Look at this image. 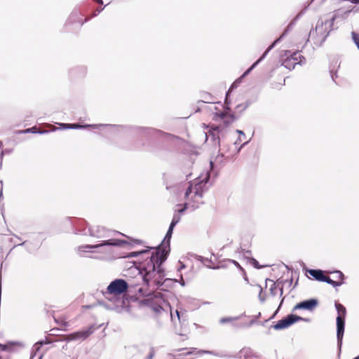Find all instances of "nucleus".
Masks as SVG:
<instances>
[{
    "instance_id": "49530a36",
    "label": "nucleus",
    "mask_w": 359,
    "mask_h": 359,
    "mask_svg": "<svg viewBox=\"0 0 359 359\" xmlns=\"http://www.w3.org/2000/svg\"><path fill=\"white\" fill-rule=\"evenodd\" d=\"M170 316H171V319H172V320H174V316H173V315H172V312L170 313Z\"/></svg>"
},
{
    "instance_id": "4be33fe9",
    "label": "nucleus",
    "mask_w": 359,
    "mask_h": 359,
    "mask_svg": "<svg viewBox=\"0 0 359 359\" xmlns=\"http://www.w3.org/2000/svg\"><path fill=\"white\" fill-rule=\"evenodd\" d=\"M335 307L338 313L337 317H341L342 319H345L346 315V308L341 304L336 303Z\"/></svg>"
},
{
    "instance_id": "72a5a7b5",
    "label": "nucleus",
    "mask_w": 359,
    "mask_h": 359,
    "mask_svg": "<svg viewBox=\"0 0 359 359\" xmlns=\"http://www.w3.org/2000/svg\"><path fill=\"white\" fill-rule=\"evenodd\" d=\"M104 7H100V8H97L95 11H94V13H93V16H96L101 11H103Z\"/></svg>"
},
{
    "instance_id": "c9c22d12",
    "label": "nucleus",
    "mask_w": 359,
    "mask_h": 359,
    "mask_svg": "<svg viewBox=\"0 0 359 359\" xmlns=\"http://www.w3.org/2000/svg\"><path fill=\"white\" fill-rule=\"evenodd\" d=\"M169 356L172 358L170 359H184V357H177V355H172V354H170Z\"/></svg>"
},
{
    "instance_id": "6e6552de",
    "label": "nucleus",
    "mask_w": 359,
    "mask_h": 359,
    "mask_svg": "<svg viewBox=\"0 0 359 359\" xmlns=\"http://www.w3.org/2000/svg\"><path fill=\"white\" fill-rule=\"evenodd\" d=\"M307 272L316 280L327 283L334 287H339L342 283L334 281L329 276H325L324 271L320 269H309Z\"/></svg>"
},
{
    "instance_id": "f03ea898",
    "label": "nucleus",
    "mask_w": 359,
    "mask_h": 359,
    "mask_svg": "<svg viewBox=\"0 0 359 359\" xmlns=\"http://www.w3.org/2000/svg\"><path fill=\"white\" fill-rule=\"evenodd\" d=\"M123 244H127V242L119 239H107L95 245H80L77 248V252L80 256H83V252H90L95 254L90 258L107 259L112 254V247L121 246Z\"/></svg>"
},
{
    "instance_id": "7c9ffc66",
    "label": "nucleus",
    "mask_w": 359,
    "mask_h": 359,
    "mask_svg": "<svg viewBox=\"0 0 359 359\" xmlns=\"http://www.w3.org/2000/svg\"><path fill=\"white\" fill-rule=\"evenodd\" d=\"M29 132L33 133H47V131H46V130L45 131H42V132H41V131L40 132L36 131L35 130V128H28V129H27V130H25L24 131H22L21 133H29Z\"/></svg>"
},
{
    "instance_id": "9d476101",
    "label": "nucleus",
    "mask_w": 359,
    "mask_h": 359,
    "mask_svg": "<svg viewBox=\"0 0 359 359\" xmlns=\"http://www.w3.org/2000/svg\"><path fill=\"white\" fill-rule=\"evenodd\" d=\"M206 128H209V130L205 133L206 140L210 139V140L213 142V144L215 146H220V137L219 135L221 133V129L219 126H208Z\"/></svg>"
},
{
    "instance_id": "58836bf2",
    "label": "nucleus",
    "mask_w": 359,
    "mask_h": 359,
    "mask_svg": "<svg viewBox=\"0 0 359 359\" xmlns=\"http://www.w3.org/2000/svg\"><path fill=\"white\" fill-rule=\"evenodd\" d=\"M247 143H248L247 141L245 142L244 143H243V144H241V146L239 148L236 149V153H238L240 151L241 149L242 148V147L244 146L245 144H246Z\"/></svg>"
},
{
    "instance_id": "f704fd0d",
    "label": "nucleus",
    "mask_w": 359,
    "mask_h": 359,
    "mask_svg": "<svg viewBox=\"0 0 359 359\" xmlns=\"http://www.w3.org/2000/svg\"><path fill=\"white\" fill-rule=\"evenodd\" d=\"M243 136H239L238 140L234 142V145L236 147L237 144H240L241 142L243 141Z\"/></svg>"
},
{
    "instance_id": "e433bc0d",
    "label": "nucleus",
    "mask_w": 359,
    "mask_h": 359,
    "mask_svg": "<svg viewBox=\"0 0 359 359\" xmlns=\"http://www.w3.org/2000/svg\"><path fill=\"white\" fill-rule=\"evenodd\" d=\"M236 132L240 135V136H243V137H245V133L242 130H237Z\"/></svg>"
},
{
    "instance_id": "cd10ccee",
    "label": "nucleus",
    "mask_w": 359,
    "mask_h": 359,
    "mask_svg": "<svg viewBox=\"0 0 359 359\" xmlns=\"http://www.w3.org/2000/svg\"><path fill=\"white\" fill-rule=\"evenodd\" d=\"M249 105H250L249 102L240 104L236 106V109L240 111H243L245 110L249 107Z\"/></svg>"
},
{
    "instance_id": "a878e982",
    "label": "nucleus",
    "mask_w": 359,
    "mask_h": 359,
    "mask_svg": "<svg viewBox=\"0 0 359 359\" xmlns=\"http://www.w3.org/2000/svg\"><path fill=\"white\" fill-rule=\"evenodd\" d=\"M175 313H176L177 318L180 322H181V321L184 322L186 320L187 316H186L185 313H181L178 310H176Z\"/></svg>"
},
{
    "instance_id": "de8ad7c7",
    "label": "nucleus",
    "mask_w": 359,
    "mask_h": 359,
    "mask_svg": "<svg viewBox=\"0 0 359 359\" xmlns=\"http://www.w3.org/2000/svg\"><path fill=\"white\" fill-rule=\"evenodd\" d=\"M15 237L18 240H19V241H20V240H21V238H20V237L17 236H15Z\"/></svg>"
},
{
    "instance_id": "09e8293b",
    "label": "nucleus",
    "mask_w": 359,
    "mask_h": 359,
    "mask_svg": "<svg viewBox=\"0 0 359 359\" xmlns=\"http://www.w3.org/2000/svg\"><path fill=\"white\" fill-rule=\"evenodd\" d=\"M77 15V13L76 12L72 13V15Z\"/></svg>"
},
{
    "instance_id": "4468645a",
    "label": "nucleus",
    "mask_w": 359,
    "mask_h": 359,
    "mask_svg": "<svg viewBox=\"0 0 359 359\" xmlns=\"http://www.w3.org/2000/svg\"><path fill=\"white\" fill-rule=\"evenodd\" d=\"M93 332V330L91 327L85 330H81L78 331L74 333H72L69 334L67 337V339L68 341H73V340H83L88 337Z\"/></svg>"
},
{
    "instance_id": "2eb2a0df",
    "label": "nucleus",
    "mask_w": 359,
    "mask_h": 359,
    "mask_svg": "<svg viewBox=\"0 0 359 359\" xmlns=\"http://www.w3.org/2000/svg\"><path fill=\"white\" fill-rule=\"evenodd\" d=\"M318 304V301L315 299H310L303 301L297 304L293 309V311L297 309H306L309 311L313 310Z\"/></svg>"
},
{
    "instance_id": "9b49d317",
    "label": "nucleus",
    "mask_w": 359,
    "mask_h": 359,
    "mask_svg": "<svg viewBox=\"0 0 359 359\" xmlns=\"http://www.w3.org/2000/svg\"><path fill=\"white\" fill-rule=\"evenodd\" d=\"M173 229H174V227H172L171 226H169L168 230L166 233V235L164 237V239L161 242L159 247L158 248L154 249V251H156V250H159L160 252L165 251L166 257H168V255L170 252V239L172 237Z\"/></svg>"
},
{
    "instance_id": "dca6fc26",
    "label": "nucleus",
    "mask_w": 359,
    "mask_h": 359,
    "mask_svg": "<svg viewBox=\"0 0 359 359\" xmlns=\"http://www.w3.org/2000/svg\"><path fill=\"white\" fill-rule=\"evenodd\" d=\"M62 126L65 129H79V128H84L88 127H91L93 128H98L100 127H110V128H115V126L111 125H103V124H99V125H80L78 123H62Z\"/></svg>"
},
{
    "instance_id": "8fccbe9b",
    "label": "nucleus",
    "mask_w": 359,
    "mask_h": 359,
    "mask_svg": "<svg viewBox=\"0 0 359 359\" xmlns=\"http://www.w3.org/2000/svg\"><path fill=\"white\" fill-rule=\"evenodd\" d=\"M2 196V190L0 192V197Z\"/></svg>"
},
{
    "instance_id": "c03bdc74",
    "label": "nucleus",
    "mask_w": 359,
    "mask_h": 359,
    "mask_svg": "<svg viewBox=\"0 0 359 359\" xmlns=\"http://www.w3.org/2000/svg\"><path fill=\"white\" fill-rule=\"evenodd\" d=\"M25 243H26V241H24V242L21 243H18V244L15 245V246H17V245H25Z\"/></svg>"
},
{
    "instance_id": "2f4dec72",
    "label": "nucleus",
    "mask_w": 359,
    "mask_h": 359,
    "mask_svg": "<svg viewBox=\"0 0 359 359\" xmlns=\"http://www.w3.org/2000/svg\"><path fill=\"white\" fill-rule=\"evenodd\" d=\"M43 344V341H39V342H37L36 343L34 346H33V348H32V350L33 351H38L40 348H41V346Z\"/></svg>"
},
{
    "instance_id": "c756f323",
    "label": "nucleus",
    "mask_w": 359,
    "mask_h": 359,
    "mask_svg": "<svg viewBox=\"0 0 359 359\" xmlns=\"http://www.w3.org/2000/svg\"><path fill=\"white\" fill-rule=\"evenodd\" d=\"M201 262H203L204 264L207 265L209 268H212V266L208 263H212V261L208 258H204L203 257H200L198 259ZM212 269H215V267H212Z\"/></svg>"
},
{
    "instance_id": "4c0bfd02",
    "label": "nucleus",
    "mask_w": 359,
    "mask_h": 359,
    "mask_svg": "<svg viewBox=\"0 0 359 359\" xmlns=\"http://www.w3.org/2000/svg\"><path fill=\"white\" fill-rule=\"evenodd\" d=\"M262 292V288L260 287V292H259V299H260L261 302H264V299L261 297V293Z\"/></svg>"
},
{
    "instance_id": "a211bd4d",
    "label": "nucleus",
    "mask_w": 359,
    "mask_h": 359,
    "mask_svg": "<svg viewBox=\"0 0 359 359\" xmlns=\"http://www.w3.org/2000/svg\"><path fill=\"white\" fill-rule=\"evenodd\" d=\"M335 18L333 17L330 20H325L324 22H322L320 25L318 24L316 26V31L319 32L323 29V27H325V31L327 32L326 36H327L331 30V27L333 25Z\"/></svg>"
},
{
    "instance_id": "603ef678",
    "label": "nucleus",
    "mask_w": 359,
    "mask_h": 359,
    "mask_svg": "<svg viewBox=\"0 0 359 359\" xmlns=\"http://www.w3.org/2000/svg\"><path fill=\"white\" fill-rule=\"evenodd\" d=\"M185 349H186V348H182V349H180V351H184V350H185Z\"/></svg>"
},
{
    "instance_id": "7ed1b4c3",
    "label": "nucleus",
    "mask_w": 359,
    "mask_h": 359,
    "mask_svg": "<svg viewBox=\"0 0 359 359\" xmlns=\"http://www.w3.org/2000/svg\"><path fill=\"white\" fill-rule=\"evenodd\" d=\"M209 179V172H206L204 175H201L195 180L194 183H190L184 193V198L195 203H200V200L203 197L204 191L209 187L208 184Z\"/></svg>"
},
{
    "instance_id": "20e7f679",
    "label": "nucleus",
    "mask_w": 359,
    "mask_h": 359,
    "mask_svg": "<svg viewBox=\"0 0 359 359\" xmlns=\"http://www.w3.org/2000/svg\"><path fill=\"white\" fill-rule=\"evenodd\" d=\"M234 87V85L232 84L229 91L226 93V99L224 104L226 107H224V110L223 111L218 110L216 106L214 107V109H210L212 112V120L215 121H222L225 126H228L232 123L235 120V116L233 114H230L229 111L230 108L228 107L229 102H228V96L229 94V91L231 88Z\"/></svg>"
},
{
    "instance_id": "79ce46f5",
    "label": "nucleus",
    "mask_w": 359,
    "mask_h": 359,
    "mask_svg": "<svg viewBox=\"0 0 359 359\" xmlns=\"http://www.w3.org/2000/svg\"><path fill=\"white\" fill-rule=\"evenodd\" d=\"M154 357V353H150L149 355L147 356L148 359H152Z\"/></svg>"
},
{
    "instance_id": "423d86ee",
    "label": "nucleus",
    "mask_w": 359,
    "mask_h": 359,
    "mask_svg": "<svg viewBox=\"0 0 359 359\" xmlns=\"http://www.w3.org/2000/svg\"><path fill=\"white\" fill-rule=\"evenodd\" d=\"M115 233L114 231L107 229L101 226H91L88 228V232L84 230L83 235H89L91 237L98 239H111L110 238Z\"/></svg>"
},
{
    "instance_id": "3c124183",
    "label": "nucleus",
    "mask_w": 359,
    "mask_h": 359,
    "mask_svg": "<svg viewBox=\"0 0 359 359\" xmlns=\"http://www.w3.org/2000/svg\"><path fill=\"white\" fill-rule=\"evenodd\" d=\"M166 189H170V187H169L168 186H166Z\"/></svg>"
},
{
    "instance_id": "0eeeda50",
    "label": "nucleus",
    "mask_w": 359,
    "mask_h": 359,
    "mask_svg": "<svg viewBox=\"0 0 359 359\" xmlns=\"http://www.w3.org/2000/svg\"><path fill=\"white\" fill-rule=\"evenodd\" d=\"M304 319L300 316L294 314L287 315L285 318L278 320L271 327L276 330H281L286 329L297 322L304 320Z\"/></svg>"
},
{
    "instance_id": "ddd939ff",
    "label": "nucleus",
    "mask_w": 359,
    "mask_h": 359,
    "mask_svg": "<svg viewBox=\"0 0 359 359\" xmlns=\"http://www.w3.org/2000/svg\"><path fill=\"white\" fill-rule=\"evenodd\" d=\"M286 34V31L276 40L273 41V43L268 47V48L265 50V52L262 54V55L260 57L259 59H258L243 75V76H246L262 60L265 58L266 55L269 53V52L275 46V45L278 43L281 39L285 36Z\"/></svg>"
},
{
    "instance_id": "a18cd8bd",
    "label": "nucleus",
    "mask_w": 359,
    "mask_h": 359,
    "mask_svg": "<svg viewBox=\"0 0 359 359\" xmlns=\"http://www.w3.org/2000/svg\"><path fill=\"white\" fill-rule=\"evenodd\" d=\"M280 296L283 295V287L280 288Z\"/></svg>"
},
{
    "instance_id": "412c9836",
    "label": "nucleus",
    "mask_w": 359,
    "mask_h": 359,
    "mask_svg": "<svg viewBox=\"0 0 359 359\" xmlns=\"http://www.w3.org/2000/svg\"><path fill=\"white\" fill-rule=\"evenodd\" d=\"M187 204L185 203L184 205V208L178 210L177 212L174 214L170 226L175 227L176 226V224L180 221V219H181L180 214L185 211V210L187 209Z\"/></svg>"
},
{
    "instance_id": "ea45409f",
    "label": "nucleus",
    "mask_w": 359,
    "mask_h": 359,
    "mask_svg": "<svg viewBox=\"0 0 359 359\" xmlns=\"http://www.w3.org/2000/svg\"><path fill=\"white\" fill-rule=\"evenodd\" d=\"M154 310H155V311H156V312H159L161 310H163V308H162L161 306H158V307H156V308L154 309Z\"/></svg>"
},
{
    "instance_id": "f257e3e1",
    "label": "nucleus",
    "mask_w": 359,
    "mask_h": 359,
    "mask_svg": "<svg viewBox=\"0 0 359 359\" xmlns=\"http://www.w3.org/2000/svg\"><path fill=\"white\" fill-rule=\"evenodd\" d=\"M140 255L145 257L146 259L141 264L140 273L144 283L151 287V285H154V283H158L156 277L158 276L162 264L167 259L166 252L156 250L151 253L149 250H142L128 253L123 257L130 258Z\"/></svg>"
},
{
    "instance_id": "bb28decb",
    "label": "nucleus",
    "mask_w": 359,
    "mask_h": 359,
    "mask_svg": "<svg viewBox=\"0 0 359 359\" xmlns=\"http://www.w3.org/2000/svg\"><path fill=\"white\" fill-rule=\"evenodd\" d=\"M241 354L244 355L245 357L250 356L252 354V350L250 348H243L240 351Z\"/></svg>"
},
{
    "instance_id": "aec40b11",
    "label": "nucleus",
    "mask_w": 359,
    "mask_h": 359,
    "mask_svg": "<svg viewBox=\"0 0 359 359\" xmlns=\"http://www.w3.org/2000/svg\"><path fill=\"white\" fill-rule=\"evenodd\" d=\"M165 272H164V270L161 267L159 273H158V276L156 277V280H158V283H154V285H151V287H159L161 286H162L164 283V282L167 281V280H170V279H165Z\"/></svg>"
},
{
    "instance_id": "a19ab883",
    "label": "nucleus",
    "mask_w": 359,
    "mask_h": 359,
    "mask_svg": "<svg viewBox=\"0 0 359 359\" xmlns=\"http://www.w3.org/2000/svg\"><path fill=\"white\" fill-rule=\"evenodd\" d=\"M231 262H233L236 266H238V267H239L241 269H242V268L241 267V266L239 265V264H238L237 262H236V261H234V260H232Z\"/></svg>"
},
{
    "instance_id": "b1692460",
    "label": "nucleus",
    "mask_w": 359,
    "mask_h": 359,
    "mask_svg": "<svg viewBox=\"0 0 359 359\" xmlns=\"http://www.w3.org/2000/svg\"><path fill=\"white\" fill-rule=\"evenodd\" d=\"M241 318V316H236V317H224V318H220L219 320V323L221 324H225V323H231L232 325L236 327L234 324H236V323H234L235 321L238 320L239 318Z\"/></svg>"
},
{
    "instance_id": "37998d69",
    "label": "nucleus",
    "mask_w": 359,
    "mask_h": 359,
    "mask_svg": "<svg viewBox=\"0 0 359 359\" xmlns=\"http://www.w3.org/2000/svg\"><path fill=\"white\" fill-rule=\"evenodd\" d=\"M283 301V299H282V301H281V302H280V305H279V306H278V309L276 311V312H275L274 315H276V314L278 313V309H279V308L280 307V306H281V304H282Z\"/></svg>"
},
{
    "instance_id": "f3484780",
    "label": "nucleus",
    "mask_w": 359,
    "mask_h": 359,
    "mask_svg": "<svg viewBox=\"0 0 359 359\" xmlns=\"http://www.w3.org/2000/svg\"><path fill=\"white\" fill-rule=\"evenodd\" d=\"M192 354L199 355H202L203 354H210V355H216L213 351H211L198 350L196 348H191L190 351L180 353L177 355V357H184V358L185 356L192 355Z\"/></svg>"
},
{
    "instance_id": "6ab92c4d",
    "label": "nucleus",
    "mask_w": 359,
    "mask_h": 359,
    "mask_svg": "<svg viewBox=\"0 0 359 359\" xmlns=\"http://www.w3.org/2000/svg\"><path fill=\"white\" fill-rule=\"evenodd\" d=\"M141 130L144 133L154 135L159 137H165L167 136H170L169 134L165 133L161 130H158L154 128H141Z\"/></svg>"
},
{
    "instance_id": "1a4fd4ad",
    "label": "nucleus",
    "mask_w": 359,
    "mask_h": 359,
    "mask_svg": "<svg viewBox=\"0 0 359 359\" xmlns=\"http://www.w3.org/2000/svg\"><path fill=\"white\" fill-rule=\"evenodd\" d=\"M305 62V57L299 53H294L290 57H287L283 62V65L288 69H292L296 65H301Z\"/></svg>"
},
{
    "instance_id": "473e14b6",
    "label": "nucleus",
    "mask_w": 359,
    "mask_h": 359,
    "mask_svg": "<svg viewBox=\"0 0 359 359\" xmlns=\"http://www.w3.org/2000/svg\"><path fill=\"white\" fill-rule=\"evenodd\" d=\"M252 263L255 268H257V269L261 268V266L259 265L258 262L255 259H254V258L252 259Z\"/></svg>"
},
{
    "instance_id": "c85d7f7f",
    "label": "nucleus",
    "mask_w": 359,
    "mask_h": 359,
    "mask_svg": "<svg viewBox=\"0 0 359 359\" xmlns=\"http://www.w3.org/2000/svg\"><path fill=\"white\" fill-rule=\"evenodd\" d=\"M269 281L272 283V285L270 287V292L272 295L275 296L276 294L277 285L276 283H274L272 280H269Z\"/></svg>"
},
{
    "instance_id": "f8f14e48",
    "label": "nucleus",
    "mask_w": 359,
    "mask_h": 359,
    "mask_svg": "<svg viewBox=\"0 0 359 359\" xmlns=\"http://www.w3.org/2000/svg\"><path fill=\"white\" fill-rule=\"evenodd\" d=\"M336 321L337 345L341 348L345 329V319H342L341 317H337Z\"/></svg>"
},
{
    "instance_id": "5701e85b",
    "label": "nucleus",
    "mask_w": 359,
    "mask_h": 359,
    "mask_svg": "<svg viewBox=\"0 0 359 359\" xmlns=\"http://www.w3.org/2000/svg\"><path fill=\"white\" fill-rule=\"evenodd\" d=\"M261 316V313H258L257 315L254 316V318L250 320L248 323H243V324H234V325L236 327V328L239 327H250L252 325H253L255 323H256L257 319H258Z\"/></svg>"
},
{
    "instance_id": "393cba45",
    "label": "nucleus",
    "mask_w": 359,
    "mask_h": 359,
    "mask_svg": "<svg viewBox=\"0 0 359 359\" xmlns=\"http://www.w3.org/2000/svg\"><path fill=\"white\" fill-rule=\"evenodd\" d=\"M334 274V278L337 280V282L342 283V285L344 283V275L341 271H335L332 272Z\"/></svg>"
},
{
    "instance_id": "39448f33",
    "label": "nucleus",
    "mask_w": 359,
    "mask_h": 359,
    "mask_svg": "<svg viewBox=\"0 0 359 359\" xmlns=\"http://www.w3.org/2000/svg\"><path fill=\"white\" fill-rule=\"evenodd\" d=\"M129 285L128 283L121 278L115 279L111 281L107 287V290L103 292L104 297H107V294L119 295L126 292Z\"/></svg>"
}]
</instances>
